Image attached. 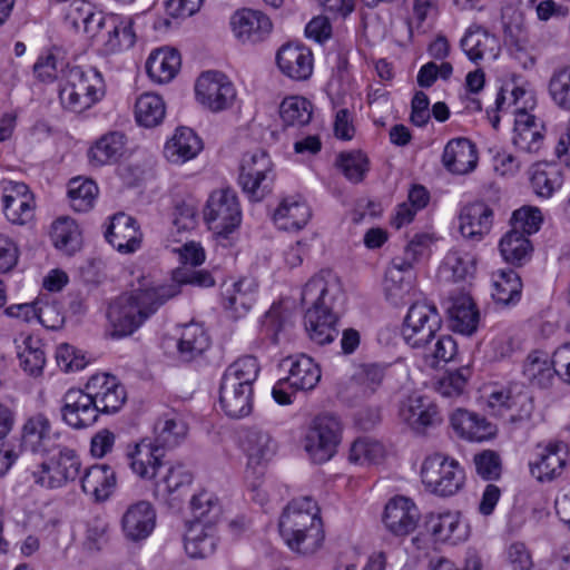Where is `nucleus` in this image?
<instances>
[{"instance_id": "obj_1", "label": "nucleus", "mask_w": 570, "mask_h": 570, "mask_svg": "<svg viewBox=\"0 0 570 570\" xmlns=\"http://www.w3.org/2000/svg\"><path fill=\"white\" fill-rule=\"evenodd\" d=\"M179 294L175 284L151 286L142 277L139 286L132 288L112 301L108 308V320L112 335L122 337L136 332L157 309L168 299Z\"/></svg>"}, {"instance_id": "obj_2", "label": "nucleus", "mask_w": 570, "mask_h": 570, "mask_svg": "<svg viewBox=\"0 0 570 570\" xmlns=\"http://www.w3.org/2000/svg\"><path fill=\"white\" fill-rule=\"evenodd\" d=\"M337 276L331 269H322L303 286L301 302L306 306L305 331L311 341L318 345L328 344L337 336V315L332 302L340 292Z\"/></svg>"}, {"instance_id": "obj_3", "label": "nucleus", "mask_w": 570, "mask_h": 570, "mask_svg": "<svg viewBox=\"0 0 570 570\" xmlns=\"http://www.w3.org/2000/svg\"><path fill=\"white\" fill-rule=\"evenodd\" d=\"M537 100L533 91L515 82H507L495 98L501 112L514 115L513 146L525 154L535 155L544 145V126L531 111Z\"/></svg>"}, {"instance_id": "obj_4", "label": "nucleus", "mask_w": 570, "mask_h": 570, "mask_svg": "<svg viewBox=\"0 0 570 570\" xmlns=\"http://www.w3.org/2000/svg\"><path fill=\"white\" fill-rule=\"evenodd\" d=\"M279 532L292 550L314 553L324 540L317 503L311 497L293 499L281 515Z\"/></svg>"}, {"instance_id": "obj_5", "label": "nucleus", "mask_w": 570, "mask_h": 570, "mask_svg": "<svg viewBox=\"0 0 570 570\" xmlns=\"http://www.w3.org/2000/svg\"><path fill=\"white\" fill-rule=\"evenodd\" d=\"M60 73L59 101L63 109L79 114L104 98L105 81L97 69L67 66Z\"/></svg>"}, {"instance_id": "obj_6", "label": "nucleus", "mask_w": 570, "mask_h": 570, "mask_svg": "<svg viewBox=\"0 0 570 570\" xmlns=\"http://www.w3.org/2000/svg\"><path fill=\"white\" fill-rule=\"evenodd\" d=\"M86 17V33L101 47L104 53H116L134 46L136 37L131 18L105 16L101 12Z\"/></svg>"}, {"instance_id": "obj_7", "label": "nucleus", "mask_w": 570, "mask_h": 570, "mask_svg": "<svg viewBox=\"0 0 570 570\" xmlns=\"http://www.w3.org/2000/svg\"><path fill=\"white\" fill-rule=\"evenodd\" d=\"M274 181V164L266 150L256 149L243 155L238 183L252 202H262L269 195Z\"/></svg>"}, {"instance_id": "obj_8", "label": "nucleus", "mask_w": 570, "mask_h": 570, "mask_svg": "<svg viewBox=\"0 0 570 570\" xmlns=\"http://www.w3.org/2000/svg\"><path fill=\"white\" fill-rule=\"evenodd\" d=\"M341 436L342 425L336 416L318 415L305 434L304 449L314 463H325L335 455Z\"/></svg>"}, {"instance_id": "obj_9", "label": "nucleus", "mask_w": 570, "mask_h": 570, "mask_svg": "<svg viewBox=\"0 0 570 570\" xmlns=\"http://www.w3.org/2000/svg\"><path fill=\"white\" fill-rule=\"evenodd\" d=\"M204 219L218 235H228L242 222V209L237 193L232 188L214 190L206 203Z\"/></svg>"}, {"instance_id": "obj_10", "label": "nucleus", "mask_w": 570, "mask_h": 570, "mask_svg": "<svg viewBox=\"0 0 570 570\" xmlns=\"http://www.w3.org/2000/svg\"><path fill=\"white\" fill-rule=\"evenodd\" d=\"M480 404L494 416H508L511 421L530 415L532 403L525 393L512 392L497 384H485L480 390Z\"/></svg>"}, {"instance_id": "obj_11", "label": "nucleus", "mask_w": 570, "mask_h": 570, "mask_svg": "<svg viewBox=\"0 0 570 570\" xmlns=\"http://www.w3.org/2000/svg\"><path fill=\"white\" fill-rule=\"evenodd\" d=\"M80 460L71 449L63 448L49 462H42L32 472L33 482L42 488L58 489L73 481L80 472Z\"/></svg>"}, {"instance_id": "obj_12", "label": "nucleus", "mask_w": 570, "mask_h": 570, "mask_svg": "<svg viewBox=\"0 0 570 570\" xmlns=\"http://www.w3.org/2000/svg\"><path fill=\"white\" fill-rule=\"evenodd\" d=\"M195 92L197 101L214 112L229 108L236 98L234 85L218 71L202 73L196 81Z\"/></svg>"}, {"instance_id": "obj_13", "label": "nucleus", "mask_w": 570, "mask_h": 570, "mask_svg": "<svg viewBox=\"0 0 570 570\" xmlns=\"http://www.w3.org/2000/svg\"><path fill=\"white\" fill-rule=\"evenodd\" d=\"M449 422L455 435L465 442H490L498 435L497 424L487 416L465 407L454 409L449 415Z\"/></svg>"}, {"instance_id": "obj_14", "label": "nucleus", "mask_w": 570, "mask_h": 570, "mask_svg": "<svg viewBox=\"0 0 570 570\" xmlns=\"http://www.w3.org/2000/svg\"><path fill=\"white\" fill-rule=\"evenodd\" d=\"M431 491L440 497H451L461 491L465 484V471L454 458L435 453L430 456Z\"/></svg>"}, {"instance_id": "obj_15", "label": "nucleus", "mask_w": 570, "mask_h": 570, "mask_svg": "<svg viewBox=\"0 0 570 570\" xmlns=\"http://www.w3.org/2000/svg\"><path fill=\"white\" fill-rule=\"evenodd\" d=\"M2 208L8 222L26 225L35 215V197L29 187L21 181L2 180Z\"/></svg>"}, {"instance_id": "obj_16", "label": "nucleus", "mask_w": 570, "mask_h": 570, "mask_svg": "<svg viewBox=\"0 0 570 570\" xmlns=\"http://www.w3.org/2000/svg\"><path fill=\"white\" fill-rule=\"evenodd\" d=\"M229 26L234 38L242 45L264 41L273 28L265 13L249 8L236 10L229 19Z\"/></svg>"}, {"instance_id": "obj_17", "label": "nucleus", "mask_w": 570, "mask_h": 570, "mask_svg": "<svg viewBox=\"0 0 570 570\" xmlns=\"http://www.w3.org/2000/svg\"><path fill=\"white\" fill-rule=\"evenodd\" d=\"M97 410L104 414L118 412L126 402L127 393L116 376L99 373L92 375L86 384Z\"/></svg>"}, {"instance_id": "obj_18", "label": "nucleus", "mask_w": 570, "mask_h": 570, "mask_svg": "<svg viewBox=\"0 0 570 570\" xmlns=\"http://www.w3.org/2000/svg\"><path fill=\"white\" fill-rule=\"evenodd\" d=\"M131 472L144 481H153L163 466L164 451L151 439L145 438L139 442L128 444L125 453Z\"/></svg>"}, {"instance_id": "obj_19", "label": "nucleus", "mask_w": 570, "mask_h": 570, "mask_svg": "<svg viewBox=\"0 0 570 570\" xmlns=\"http://www.w3.org/2000/svg\"><path fill=\"white\" fill-rule=\"evenodd\" d=\"M61 416L70 428L81 430L92 425L99 412L87 389H70L62 397Z\"/></svg>"}, {"instance_id": "obj_20", "label": "nucleus", "mask_w": 570, "mask_h": 570, "mask_svg": "<svg viewBox=\"0 0 570 570\" xmlns=\"http://www.w3.org/2000/svg\"><path fill=\"white\" fill-rule=\"evenodd\" d=\"M156 520V510L149 501L140 500L131 503L120 520L122 534L130 542L144 541L153 533Z\"/></svg>"}, {"instance_id": "obj_21", "label": "nucleus", "mask_w": 570, "mask_h": 570, "mask_svg": "<svg viewBox=\"0 0 570 570\" xmlns=\"http://www.w3.org/2000/svg\"><path fill=\"white\" fill-rule=\"evenodd\" d=\"M180 253V259L183 266L175 269L173 273V283L178 286L180 292V285H196L199 287H210L215 284L213 276L206 271H196L195 266L202 265L205 261L204 249L196 243L185 244Z\"/></svg>"}, {"instance_id": "obj_22", "label": "nucleus", "mask_w": 570, "mask_h": 570, "mask_svg": "<svg viewBox=\"0 0 570 570\" xmlns=\"http://www.w3.org/2000/svg\"><path fill=\"white\" fill-rule=\"evenodd\" d=\"M420 519V511L410 498L395 495L385 504L383 523L394 535H407L415 530Z\"/></svg>"}, {"instance_id": "obj_23", "label": "nucleus", "mask_w": 570, "mask_h": 570, "mask_svg": "<svg viewBox=\"0 0 570 570\" xmlns=\"http://www.w3.org/2000/svg\"><path fill=\"white\" fill-rule=\"evenodd\" d=\"M276 63L281 72L292 80H307L314 69L312 50L301 43L283 45L276 55Z\"/></svg>"}, {"instance_id": "obj_24", "label": "nucleus", "mask_w": 570, "mask_h": 570, "mask_svg": "<svg viewBox=\"0 0 570 570\" xmlns=\"http://www.w3.org/2000/svg\"><path fill=\"white\" fill-rule=\"evenodd\" d=\"M105 237L121 254L137 252L142 242V233L137 220L125 213H117L111 217Z\"/></svg>"}, {"instance_id": "obj_25", "label": "nucleus", "mask_w": 570, "mask_h": 570, "mask_svg": "<svg viewBox=\"0 0 570 570\" xmlns=\"http://www.w3.org/2000/svg\"><path fill=\"white\" fill-rule=\"evenodd\" d=\"M453 331L463 335H472L479 325L480 314L469 293L460 291L444 299Z\"/></svg>"}, {"instance_id": "obj_26", "label": "nucleus", "mask_w": 570, "mask_h": 570, "mask_svg": "<svg viewBox=\"0 0 570 570\" xmlns=\"http://www.w3.org/2000/svg\"><path fill=\"white\" fill-rule=\"evenodd\" d=\"M478 259L473 252L454 247L443 257L436 277L445 283H461L474 277Z\"/></svg>"}, {"instance_id": "obj_27", "label": "nucleus", "mask_w": 570, "mask_h": 570, "mask_svg": "<svg viewBox=\"0 0 570 570\" xmlns=\"http://www.w3.org/2000/svg\"><path fill=\"white\" fill-rule=\"evenodd\" d=\"M493 224V210L484 202H472L463 206L459 215L461 235L470 240H481L490 233Z\"/></svg>"}, {"instance_id": "obj_28", "label": "nucleus", "mask_w": 570, "mask_h": 570, "mask_svg": "<svg viewBox=\"0 0 570 570\" xmlns=\"http://www.w3.org/2000/svg\"><path fill=\"white\" fill-rule=\"evenodd\" d=\"M461 47L473 62L494 61L501 52L500 40L478 24H472L466 29L461 40Z\"/></svg>"}, {"instance_id": "obj_29", "label": "nucleus", "mask_w": 570, "mask_h": 570, "mask_svg": "<svg viewBox=\"0 0 570 570\" xmlns=\"http://www.w3.org/2000/svg\"><path fill=\"white\" fill-rule=\"evenodd\" d=\"M569 446L561 441L549 442L540 446L537 460L531 463V473L539 481H551L558 478L567 463Z\"/></svg>"}, {"instance_id": "obj_30", "label": "nucleus", "mask_w": 570, "mask_h": 570, "mask_svg": "<svg viewBox=\"0 0 570 570\" xmlns=\"http://www.w3.org/2000/svg\"><path fill=\"white\" fill-rule=\"evenodd\" d=\"M428 322V302L425 299L413 303L405 316L402 335L406 344L416 354L426 357L428 331L424 328Z\"/></svg>"}, {"instance_id": "obj_31", "label": "nucleus", "mask_w": 570, "mask_h": 570, "mask_svg": "<svg viewBox=\"0 0 570 570\" xmlns=\"http://www.w3.org/2000/svg\"><path fill=\"white\" fill-rule=\"evenodd\" d=\"M522 374L533 386L540 389L550 387L556 376H558L554 353L550 355L543 350L531 351L523 362Z\"/></svg>"}, {"instance_id": "obj_32", "label": "nucleus", "mask_w": 570, "mask_h": 570, "mask_svg": "<svg viewBox=\"0 0 570 570\" xmlns=\"http://www.w3.org/2000/svg\"><path fill=\"white\" fill-rule=\"evenodd\" d=\"M51 421L43 413L29 416L21 430V446L31 452H48L55 441Z\"/></svg>"}, {"instance_id": "obj_33", "label": "nucleus", "mask_w": 570, "mask_h": 570, "mask_svg": "<svg viewBox=\"0 0 570 570\" xmlns=\"http://www.w3.org/2000/svg\"><path fill=\"white\" fill-rule=\"evenodd\" d=\"M479 156L475 145L466 138L450 140L443 153L442 161L448 170L458 175L473 171L478 165Z\"/></svg>"}, {"instance_id": "obj_34", "label": "nucleus", "mask_w": 570, "mask_h": 570, "mask_svg": "<svg viewBox=\"0 0 570 570\" xmlns=\"http://www.w3.org/2000/svg\"><path fill=\"white\" fill-rule=\"evenodd\" d=\"M242 446L249 466H263L276 454L278 445L274 438L264 430L248 429L242 440Z\"/></svg>"}, {"instance_id": "obj_35", "label": "nucleus", "mask_w": 570, "mask_h": 570, "mask_svg": "<svg viewBox=\"0 0 570 570\" xmlns=\"http://www.w3.org/2000/svg\"><path fill=\"white\" fill-rule=\"evenodd\" d=\"M117 485L116 472L107 464H95L88 468L81 478L82 491L95 501H106Z\"/></svg>"}, {"instance_id": "obj_36", "label": "nucleus", "mask_w": 570, "mask_h": 570, "mask_svg": "<svg viewBox=\"0 0 570 570\" xmlns=\"http://www.w3.org/2000/svg\"><path fill=\"white\" fill-rule=\"evenodd\" d=\"M217 546L215 528L203 521H191L185 533V551L193 559L212 556Z\"/></svg>"}, {"instance_id": "obj_37", "label": "nucleus", "mask_w": 570, "mask_h": 570, "mask_svg": "<svg viewBox=\"0 0 570 570\" xmlns=\"http://www.w3.org/2000/svg\"><path fill=\"white\" fill-rule=\"evenodd\" d=\"M312 213L307 203L299 196L284 198L274 213V222L284 230H299L311 219Z\"/></svg>"}, {"instance_id": "obj_38", "label": "nucleus", "mask_w": 570, "mask_h": 570, "mask_svg": "<svg viewBox=\"0 0 570 570\" xmlns=\"http://www.w3.org/2000/svg\"><path fill=\"white\" fill-rule=\"evenodd\" d=\"M491 297L502 306L514 305L521 298L522 282L510 268L494 271L490 278Z\"/></svg>"}, {"instance_id": "obj_39", "label": "nucleus", "mask_w": 570, "mask_h": 570, "mask_svg": "<svg viewBox=\"0 0 570 570\" xmlns=\"http://www.w3.org/2000/svg\"><path fill=\"white\" fill-rule=\"evenodd\" d=\"M203 149L200 138L187 127H179L164 148L166 158L174 164L186 163L196 157Z\"/></svg>"}, {"instance_id": "obj_40", "label": "nucleus", "mask_w": 570, "mask_h": 570, "mask_svg": "<svg viewBox=\"0 0 570 570\" xmlns=\"http://www.w3.org/2000/svg\"><path fill=\"white\" fill-rule=\"evenodd\" d=\"M181 65L180 55L173 48L154 50L146 61L149 78L157 83H167L175 78Z\"/></svg>"}, {"instance_id": "obj_41", "label": "nucleus", "mask_w": 570, "mask_h": 570, "mask_svg": "<svg viewBox=\"0 0 570 570\" xmlns=\"http://www.w3.org/2000/svg\"><path fill=\"white\" fill-rule=\"evenodd\" d=\"M188 425L181 415L171 412L160 416L154 425L151 442L164 451L166 448L179 445L187 436Z\"/></svg>"}, {"instance_id": "obj_42", "label": "nucleus", "mask_w": 570, "mask_h": 570, "mask_svg": "<svg viewBox=\"0 0 570 570\" xmlns=\"http://www.w3.org/2000/svg\"><path fill=\"white\" fill-rule=\"evenodd\" d=\"M530 186L541 199H550L563 185L560 168L550 163H537L530 169Z\"/></svg>"}, {"instance_id": "obj_43", "label": "nucleus", "mask_w": 570, "mask_h": 570, "mask_svg": "<svg viewBox=\"0 0 570 570\" xmlns=\"http://www.w3.org/2000/svg\"><path fill=\"white\" fill-rule=\"evenodd\" d=\"M285 363H289L287 383L295 390H313L321 380V370L312 357L301 354L295 357H288Z\"/></svg>"}, {"instance_id": "obj_44", "label": "nucleus", "mask_w": 570, "mask_h": 570, "mask_svg": "<svg viewBox=\"0 0 570 570\" xmlns=\"http://www.w3.org/2000/svg\"><path fill=\"white\" fill-rule=\"evenodd\" d=\"M432 534L439 541L458 543L469 535L466 524L461 521L456 511H444L430 517Z\"/></svg>"}, {"instance_id": "obj_45", "label": "nucleus", "mask_w": 570, "mask_h": 570, "mask_svg": "<svg viewBox=\"0 0 570 570\" xmlns=\"http://www.w3.org/2000/svg\"><path fill=\"white\" fill-rule=\"evenodd\" d=\"M126 136L120 131H110L101 136L89 149L91 165L100 167L117 161L124 154Z\"/></svg>"}, {"instance_id": "obj_46", "label": "nucleus", "mask_w": 570, "mask_h": 570, "mask_svg": "<svg viewBox=\"0 0 570 570\" xmlns=\"http://www.w3.org/2000/svg\"><path fill=\"white\" fill-rule=\"evenodd\" d=\"M210 345V340L200 324L190 323L184 326L177 343L179 357L190 362L200 356Z\"/></svg>"}, {"instance_id": "obj_47", "label": "nucleus", "mask_w": 570, "mask_h": 570, "mask_svg": "<svg viewBox=\"0 0 570 570\" xmlns=\"http://www.w3.org/2000/svg\"><path fill=\"white\" fill-rule=\"evenodd\" d=\"M253 389H243L230 383L220 384L219 402L230 417H243L252 412Z\"/></svg>"}, {"instance_id": "obj_48", "label": "nucleus", "mask_w": 570, "mask_h": 570, "mask_svg": "<svg viewBox=\"0 0 570 570\" xmlns=\"http://www.w3.org/2000/svg\"><path fill=\"white\" fill-rule=\"evenodd\" d=\"M312 115V104L301 96L286 97L279 106V116L286 128H301L308 125Z\"/></svg>"}, {"instance_id": "obj_49", "label": "nucleus", "mask_w": 570, "mask_h": 570, "mask_svg": "<svg viewBox=\"0 0 570 570\" xmlns=\"http://www.w3.org/2000/svg\"><path fill=\"white\" fill-rule=\"evenodd\" d=\"M166 115L165 102L156 94L140 95L135 105L136 121L144 127L153 128L159 125Z\"/></svg>"}, {"instance_id": "obj_50", "label": "nucleus", "mask_w": 570, "mask_h": 570, "mask_svg": "<svg viewBox=\"0 0 570 570\" xmlns=\"http://www.w3.org/2000/svg\"><path fill=\"white\" fill-rule=\"evenodd\" d=\"M259 373V364L254 356H244L232 363L223 375V383H230L243 389H253Z\"/></svg>"}, {"instance_id": "obj_51", "label": "nucleus", "mask_w": 570, "mask_h": 570, "mask_svg": "<svg viewBox=\"0 0 570 570\" xmlns=\"http://www.w3.org/2000/svg\"><path fill=\"white\" fill-rule=\"evenodd\" d=\"M256 292L255 279L242 278L224 292V306L236 313L247 312L255 301Z\"/></svg>"}, {"instance_id": "obj_52", "label": "nucleus", "mask_w": 570, "mask_h": 570, "mask_svg": "<svg viewBox=\"0 0 570 570\" xmlns=\"http://www.w3.org/2000/svg\"><path fill=\"white\" fill-rule=\"evenodd\" d=\"M502 258L510 264H518L529 257L532 245L528 235L512 227L499 242Z\"/></svg>"}, {"instance_id": "obj_53", "label": "nucleus", "mask_w": 570, "mask_h": 570, "mask_svg": "<svg viewBox=\"0 0 570 570\" xmlns=\"http://www.w3.org/2000/svg\"><path fill=\"white\" fill-rule=\"evenodd\" d=\"M193 482V474L183 464L177 463L168 468L167 473L160 482L155 484L154 497L177 494L180 497L185 489Z\"/></svg>"}, {"instance_id": "obj_54", "label": "nucleus", "mask_w": 570, "mask_h": 570, "mask_svg": "<svg viewBox=\"0 0 570 570\" xmlns=\"http://www.w3.org/2000/svg\"><path fill=\"white\" fill-rule=\"evenodd\" d=\"M400 416L414 433L425 434L428 428L425 396L421 394L410 395L400 409Z\"/></svg>"}, {"instance_id": "obj_55", "label": "nucleus", "mask_w": 570, "mask_h": 570, "mask_svg": "<svg viewBox=\"0 0 570 570\" xmlns=\"http://www.w3.org/2000/svg\"><path fill=\"white\" fill-rule=\"evenodd\" d=\"M410 264L403 265L393 264L385 273L383 289L385 298L394 306H400L405 303V297L409 295L411 284L404 281L403 271L409 268Z\"/></svg>"}, {"instance_id": "obj_56", "label": "nucleus", "mask_w": 570, "mask_h": 570, "mask_svg": "<svg viewBox=\"0 0 570 570\" xmlns=\"http://www.w3.org/2000/svg\"><path fill=\"white\" fill-rule=\"evenodd\" d=\"M385 456L384 445L370 436L357 438L350 448L348 460L355 464H377Z\"/></svg>"}, {"instance_id": "obj_57", "label": "nucleus", "mask_w": 570, "mask_h": 570, "mask_svg": "<svg viewBox=\"0 0 570 570\" xmlns=\"http://www.w3.org/2000/svg\"><path fill=\"white\" fill-rule=\"evenodd\" d=\"M68 196L73 210L86 213L94 207L98 196V186L91 179L77 177L69 181Z\"/></svg>"}, {"instance_id": "obj_58", "label": "nucleus", "mask_w": 570, "mask_h": 570, "mask_svg": "<svg viewBox=\"0 0 570 570\" xmlns=\"http://www.w3.org/2000/svg\"><path fill=\"white\" fill-rule=\"evenodd\" d=\"M548 92L559 109L570 111V65L560 66L552 71Z\"/></svg>"}, {"instance_id": "obj_59", "label": "nucleus", "mask_w": 570, "mask_h": 570, "mask_svg": "<svg viewBox=\"0 0 570 570\" xmlns=\"http://www.w3.org/2000/svg\"><path fill=\"white\" fill-rule=\"evenodd\" d=\"M51 239L57 248L72 253L80 245V230L77 223L69 217H60L52 224Z\"/></svg>"}, {"instance_id": "obj_60", "label": "nucleus", "mask_w": 570, "mask_h": 570, "mask_svg": "<svg viewBox=\"0 0 570 570\" xmlns=\"http://www.w3.org/2000/svg\"><path fill=\"white\" fill-rule=\"evenodd\" d=\"M190 509L195 517L194 521H203L205 524L214 525L220 517L218 499L208 491H200L191 497Z\"/></svg>"}, {"instance_id": "obj_61", "label": "nucleus", "mask_w": 570, "mask_h": 570, "mask_svg": "<svg viewBox=\"0 0 570 570\" xmlns=\"http://www.w3.org/2000/svg\"><path fill=\"white\" fill-rule=\"evenodd\" d=\"M40 345L38 338L26 336L22 340V345L19 346L18 356L20 365L31 375L41 373L46 363V355Z\"/></svg>"}, {"instance_id": "obj_62", "label": "nucleus", "mask_w": 570, "mask_h": 570, "mask_svg": "<svg viewBox=\"0 0 570 570\" xmlns=\"http://www.w3.org/2000/svg\"><path fill=\"white\" fill-rule=\"evenodd\" d=\"M336 165L343 175L352 183H360L368 171V159L362 151L341 154Z\"/></svg>"}, {"instance_id": "obj_63", "label": "nucleus", "mask_w": 570, "mask_h": 570, "mask_svg": "<svg viewBox=\"0 0 570 570\" xmlns=\"http://www.w3.org/2000/svg\"><path fill=\"white\" fill-rule=\"evenodd\" d=\"M470 376L471 371L469 367H461L456 371L448 372L436 382L435 390L443 397H459L464 393Z\"/></svg>"}, {"instance_id": "obj_64", "label": "nucleus", "mask_w": 570, "mask_h": 570, "mask_svg": "<svg viewBox=\"0 0 570 570\" xmlns=\"http://www.w3.org/2000/svg\"><path fill=\"white\" fill-rule=\"evenodd\" d=\"M511 220L513 228L529 236L540 229L543 215L539 207L524 205L513 212Z\"/></svg>"}]
</instances>
